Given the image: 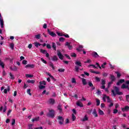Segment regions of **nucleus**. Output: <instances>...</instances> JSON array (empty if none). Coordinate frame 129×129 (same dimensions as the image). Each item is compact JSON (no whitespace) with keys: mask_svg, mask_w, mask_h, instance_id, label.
<instances>
[{"mask_svg":"<svg viewBox=\"0 0 129 129\" xmlns=\"http://www.w3.org/2000/svg\"><path fill=\"white\" fill-rule=\"evenodd\" d=\"M113 96H115L116 94L118 95H122V92H119V89L117 87H114V90L111 91Z\"/></svg>","mask_w":129,"mask_h":129,"instance_id":"f257e3e1","label":"nucleus"},{"mask_svg":"<svg viewBox=\"0 0 129 129\" xmlns=\"http://www.w3.org/2000/svg\"><path fill=\"white\" fill-rule=\"evenodd\" d=\"M76 66L75 67V71L76 72H79V70H82L83 69H80V67L82 66V64L81 63V62L80 61H77L75 62Z\"/></svg>","mask_w":129,"mask_h":129,"instance_id":"f03ea898","label":"nucleus"},{"mask_svg":"<svg viewBox=\"0 0 129 129\" xmlns=\"http://www.w3.org/2000/svg\"><path fill=\"white\" fill-rule=\"evenodd\" d=\"M125 83L127 85L123 84L121 86V88H122V89H124L126 88L127 89H128V90H129V81H126Z\"/></svg>","mask_w":129,"mask_h":129,"instance_id":"7ed1b4c3","label":"nucleus"},{"mask_svg":"<svg viewBox=\"0 0 129 129\" xmlns=\"http://www.w3.org/2000/svg\"><path fill=\"white\" fill-rule=\"evenodd\" d=\"M55 115V111L54 110H49V113L47 114V116L49 117H54V116Z\"/></svg>","mask_w":129,"mask_h":129,"instance_id":"20e7f679","label":"nucleus"},{"mask_svg":"<svg viewBox=\"0 0 129 129\" xmlns=\"http://www.w3.org/2000/svg\"><path fill=\"white\" fill-rule=\"evenodd\" d=\"M57 118L59 120V124H63L64 123V118H63V117L61 116H58L57 117Z\"/></svg>","mask_w":129,"mask_h":129,"instance_id":"39448f33","label":"nucleus"},{"mask_svg":"<svg viewBox=\"0 0 129 129\" xmlns=\"http://www.w3.org/2000/svg\"><path fill=\"white\" fill-rule=\"evenodd\" d=\"M10 69L11 70V71H14L15 72L18 71V67H17L16 66L10 67Z\"/></svg>","mask_w":129,"mask_h":129,"instance_id":"423d86ee","label":"nucleus"},{"mask_svg":"<svg viewBox=\"0 0 129 129\" xmlns=\"http://www.w3.org/2000/svg\"><path fill=\"white\" fill-rule=\"evenodd\" d=\"M57 56L58 58L60 59V60H63V58L64 57V56H63V55H62V53H61V52H60L59 50H57Z\"/></svg>","mask_w":129,"mask_h":129,"instance_id":"0eeeda50","label":"nucleus"},{"mask_svg":"<svg viewBox=\"0 0 129 129\" xmlns=\"http://www.w3.org/2000/svg\"><path fill=\"white\" fill-rule=\"evenodd\" d=\"M47 32L48 33V34L51 36V37H56V34L54 33V32H51V31H50L49 29L47 30Z\"/></svg>","mask_w":129,"mask_h":129,"instance_id":"6e6552de","label":"nucleus"},{"mask_svg":"<svg viewBox=\"0 0 129 129\" xmlns=\"http://www.w3.org/2000/svg\"><path fill=\"white\" fill-rule=\"evenodd\" d=\"M121 110L123 112L129 111V106H126L124 108H121Z\"/></svg>","mask_w":129,"mask_h":129,"instance_id":"1a4fd4ad","label":"nucleus"},{"mask_svg":"<svg viewBox=\"0 0 129 129\" xmlns=\"http://www.w3.org/2000/svg\"><path fill=\"white\" fill-rule=\"evenodd\" d=\"M48 102L50 104H54V103H55V100H54V99L52 98H50L49 99V100H48Z\"/></svg>","mask_w":129,"mask_h":129,"instance_id":"9d476101","label":"nucleus"},{"mask_svg":"<svg viewBox=\"0 0 129 129\" xmlns=\"http://www.w3.org/2000/svg\"><path fill=\"white\" fill-rule=\"evenodd\" d=\"M92 113L95 117H97V116H98V115L97 114V111H96V109H94Z\"/></svg>","mask_w":129,"mask_h":129,"instance_id":"9b49d317","label":"nucleus"},{"mask_svg":"<svg viewBox=\"0 0 129 129\" xmlns=\"http://www.w3.org/2000/svg\"><path fill=\"white\" fill-rule=\"evenodd\" d=\"M77 105L78 106H80V107H83V104L82 102H80V101H78L77 102Z\"/></svg>","mask_w":129,"mask_h":129,"instance_id":"f8f14e48","label":"nucleus"},{"mask_svg":"<svg viewBox=\"0 0 129 129\" xmlns=\"http://www.w3.org/2000/svg\"><path fill=\"white\" fill-rule=\"evenodd\" d=\"M25 68H35V65L28 64L25 66Z\"/></svg>","mask_w":129,"mask_h":129,"instance_id":"ddd939ff","label":"nucleus"},{"mask_svg":"<svg viewBox=\"0 0 129 129\" xmlns=\"http://www.w3.org/2000/svg\"><path fill=\"white\" fill-rule=\"evenodd\" d=\"M88 84L90 87H92L91 90H94V89H95V87L93 86V84H92V83H91V82H89L88 83Z\"/></svg>","mask_w":129,"mask_h":129,"instance_id":"4468645a","label":"nucleus"},{"mask_svg":"<svg viewBox=\"0 0 129 129\" xmlns=\"http://www.w3.org/2000/svg\"><path fill=\"white\" fill-rule=\"evenodd\" d=\"M92 55L93 56V57H95V58H98V57H99V55H98V54H97L96 52H92Z\"/></svg>","mask_w":129,"mask_h":129,"instance_id":"2eb2a0df","label":"nucleus"},{"mask_svg":"<svg viewBox=\"0 0 129 129\" xmlns=\"http://www.w3.org/2000/svg\"><path fill=\"white\" fill-rule=\"evenodd\" d=\"M66 46H68L69 50H72V46H71L70 43H69L68 42L66 43Z\"/></svg>","mask_w":129,"mask_h":129,"instance_id":"dca6fc26","label":"nucleus"},{"mask_svg":"<svg viewBox=\"0 0 129 129\" xmlns=\"http://www.w3.org/2000/svg\"><path fill=\"white\" fill-rule=\"evenodd\" d=\"M0 25L1 28H4V19L3 18H0Z\"/></svg>","mask_w":129,"mask_h":129,"instance_id":"f3484780","label":"nucleus"},{"mask_svg":"<svg viewBox=\"0 0 129 129\" xmlns=\"http://www.w3.org/2000/svg\"><path fill=\"white\" fill-rule=\"evenodd\" d=\"M49 65L50 67H51V68H52L53 70H55V67H54V63H53L52 62H49Z\"/></svg>","mask_w":129,"mask_h":129,"instance_id":"a211bd4d","label":"nucleus"},{"mask_svg":"<svg viewBox=\"0 0 129 129\" xmlns=\"http://www.w3.org/2000/svg\"><path fill=\"white\" fill-rule=\"evenodd\" d=\"M51 60L52 61H57L58 60V57L56 55H54L53 57H52Z\"/></svg>","mask_w":129,"mask_h":129,"instance_id":"6ab92c4d","label":"nucleus"},{"mask_svg":"<svg viewBox=\"0 0 129 129\" xmlns=\"http://www.w3.org/2000/svg\"><path fill=\"white\" fill-rule=\"evenodd\" d=\"M98 112L100 115H104V112H103V111L101 110V109H99Z\"/></svg>","mask_w":129,"mask_h":129,"instance_id":"aec40b11","label":"nucleus"},{"mask_svg":"<svg viewBox=\"0 0 129 129\" xmlns=\"http://www.w3.org/2000/svg\"><path fill=\"white\" fill-rule=\"evenodd\" d=\"M27 83H31V84H34V83H35V80H27Z\"/></svg>","mask_w":129,"mask_h":129,"instance_id":"412c9836","label":"nucleus"},{"mask_svg":"<svg viewBox=\"0 0 129 129\" xmlns=\"http://www.w3.org/2000/svg\"><path fill=\"white\" fill-rule=\"evenodd\" d=\"M9 75L10 76V79H12V80H14V79H15V76L12 74V73H10Z\"/></svg>","mask_w":129,"mask_h":129,"instance_id":"4be33fe9","label":"nucleus"},{"mask_svg":"<svg viewBox=\"0 0 129 129\" xmlns=\"http://www.w3.org/2000/svg\"><path fill=\"white\" fill-rule=\"evenodd\" d=\"M82 120V121H86L88 120V117H87V115H85Z\"/></svg>","mask_w":129,"mask_h":129,"instance_id":"5701e85b","label":"nucleus"},{"mask_svg":"<svg viewBox=\"0 0 129 129\" xmlns=\"http://www.w3.org/2000/svg\"><path fill=\"white\" fill-rule=\"evenodd\" d=\"M82 82H83V85H86V84H87V82H86V79L84 78L82 79Z\"/></svg>","mask_w":129,"mask_h":129,"instance_id":"b1692460","label":"nucleus"},{"mask_svg":"<svg viewBox=\"0 0 129 129\" xmlns=\"http://www.w3.org/2000/svg\"><path fill=\"white\" fill-rule=\"evenodd\" d=\"M34 45L35 46V47H36V48H38L39 46H41V44H40L39 43H38L37 42H35Z\"/></svg>","mask_w":129,"mask_h":129,"instance_id":"393cba45","label":"nucleus"},{"mask_svg":"<svg viewBox=\"0 0 129 129\" xmlns=\"http://www.w3.org/2000/svg\"><path fill=\"white\" fill-rule=\"evenodd\" d=\"M52 48H53V50H54V51H56V43L52 42Z\"/></svg>","mask_w":129,"mask_h":129,"instance_id":"a878e982","label":"nucleus"},{"mask_svg":"<svg viewBox=\"0 0 129 129\" xmlns=\"http://www.w3.org/2000/svg\"><path fill=\"white\" fill-rule=\"evenodd\" d=\"M39 118H40L39 117H37L34 119H32V121H33V122H34V121H38Z\"/></svg>","mask_w":129,"mask_h":129,"instance_id":"bb28decb","label":"nucleus"},{"mask_svg":"<svg viewBox=\"0 0 129 129\" xmlns=\"http://www.w3.org/2000/svg\"><path fill=\"white\" fill-rule=\"evenodd\" d=\"M97 106H98L100 104V100L98 99H96Z\"/></svg>","mask_w":129,"mask_h":129,"instance_id":"cd10ccee","label":"nucleus"},{"mask_svg":"<svg viewBox=\"0 0 129 129\" xmlns=\"http://www.w3.org/2000/svg\"><path fill=\"white\" fill-rule=\"evenodd\" d=\"M35 39L39 40L41 38V34H37L35 36Z\"/></svg>","mask_w":129,"mask_h":129,"instance_id":"c85d7f7f","label":"nucleus"},{"mask_svg":"<svg viewBox=\"0 0 129 129\" xmlns=\"http://www.w3.org/2000/svg\"><path fill=\"white\" fill-rule=\"evenodd\" d=\"M0 66H2V68H5V64L3 61H2V60L0 59Z\"/></svg>","mask_w":129,"mask_h":129,"instance_id":"c756f323","label":"nucleus"},{"mask_svg":"<svg viewBox=\"0 0 129 129\" xmlns=\"http://www.w3.org/2000/svg\"><path fill=\"white\" fill-rule=\"evenodd\" d=\"M107 98V96H106V95H104L103 97V101H104V102H105V101H106Z\"/></svg>","mask_w":129,"mask_h":129,"instance_id":"7c9ffc66","label":"nucleus"},{"mask_svg":"<svg viewBox=\"0 0 129 129\" xmlns=\"http://www.w3.org/2000/svg\"><path fill=\"white\" fill-rule=\"evenodd\" d=\"M110 77L112 81H114V80H115V78L114 77V76L111 75Z\"/></svg>","mask_w":129,"mask_h":129,"instance_id":"2f4dec72","label":"nucleus"},{"mask_svg":"<svg viewBox=\"0 0 129 129\" xmlns=\"http://www.w3.org/2000/svg\"><path fill=\"white\" fill-rule=\"evenodd\" d=\"M46 88V86H43V85H40L39 86V89H44V88Z\"/></svg>","mask_w":129,"mask_h":129,"instance_id":"473e14b6","label":"nucleus"},{"mask_svg":"<svg viewBox=\"0 0 129 129\" xmlns=\"http://www.w3.org/2000/svg\"><path fill=\"white\" fill-rule=\"evenodd\" d=\"M40 52L41 53H43V54H46L47 52V50H44V49H41Z\"/></svg>","mask_w":129,"mask_h":129,"instance_id":"72a5a7b5","label":"nucleus"},{"mask_svg":"<svg viewBox=\"0 0 129 129\" xmlns=\"http://www.w3.org/2000/svg\"><path fill=\"white\" fill-rule=\"evenodd\" d=\"M14 47H15V44L14 43L10 44V48H11L12 50H14Z\"/></svg>","mask_w":129,"mask_h":129,"instance_id":"f704fd0d","label":"nucleus"},{"mask_svg":"<svg viewBox=\"0 0 129 129\" xmlns=\"http://www.w3.org/2000/svg\"><path fill=\"white\" fill-rule=\"evenodd\" d=\"M40 85H46V82L42 81L39 83Z\"/></svg>","mask_w":129,"mask_h":129,"instance_id":"c9c22d12","label":"nucleus"},{"mask_svg":"<svg viewBox=\"0 0 129 129\" xmlns=\"http://www.w3.org/2000/svg\"><path fill=\"white\" fill-rule=\"evenodd\" d=\"M72 118L73 121H74V120H75V119H76V116H75V115H74V114H72Z\"/></svg>","mask_w":129,"mask_h":129,"instance_id":"e433bc0d","label":"nucleus"},{"mask_svg":"<svg viewBox=\"0 0 129 129\" xmlns=\"http://www.w3.org/2000/svg\"><path fill=\"white\" fill-rule=\"evenodd\" d=\"M45 94H46V95H48L49 94V92H46V90H44L43 92L42 93V94L43 95Z\"/></svg>","mask_w":129,"mask_h":129,"instance_id":"4c0bfd02","label":"nucleus"},{"mask_svg":"<svg viewBox=\"0 0 129 129\" xmlns=\"http://www.w3.org/2000/svg\"><path fill=\"white\" fill-rule=\"evenodd\" d=\"M105 82H106L105 80L102 79V80H101V84H102V85H105Z\"/></svg>","mask_w":129,"mask_h":129,"instance_id":"58836bf2","label":"nucleus"},{"mask_svg":"<svg viewBox=\"0 0 129 129\" xmlns=\"http://www.w3.org/2000/svg\"><path fill=\"white\" fill-rule=\"evenodd\" d=\"M107 102H111V100H110V98H109V96H107Z\"/></svg>","mask_w":129,"mask_h":129,"instance_id":"ea45409f","label":"nucleus"},{"mask_svg":"<svg viewBox=\"0 0 129 129\" xmlns=\"http://www.w3.org/2000/svg\"><path fill=\"white\" fill-rule=\"evenodd\" d=\"M57 108H58V110H59L60 112H61V111H62V107H61V105H59L57 107Z\"/></svg>","mask_w":129,"mask_h":129,"instance_id":"a19ab883","label":"nucleus"},{"mask_svg":"<svg viewBox=\"0 0 129 129\" xmlns=\"http://www.w3.org/2000/svg\"><path fill=\"white\" fill-rule=\"evenodd\" d=\"M25 76L26 77H28V78H31V77H33V75L29 74L25 75Z\"/></svg>","mask_w":129,"mask_h":129,"instance_id":"79ce46f5","label":"nucleus"},{"mask_svg":"<svg viewBox=\"0 0 129 129\" xmlns=\"http://www.w3.org/2000/svg\"><path fill=\"white\" fill-rule=\"evenodd\" d=\"M33 125H34L32 124H29L28 125L29 129H33Z\"/></svg>","mask_w":129,"mask_h":129,"instance_id":"37998d69","label":"nucleus"},{"mask_svg":"<svg viewBox=\"0 0 129 129\" xmlns=\"http://www.w3.org/2000/svg\"><path fill=\"white\" fill-rule=\"evenodd\" d=\"M16 123V119H12V125H14Z\"/></svg>","mask_w":129,"mask_h":129,"instance_id":"c03bdc74","label":"nucleus"},{"mask_svg":"<svg viewBox=\"0 0 129 129\" xmlns=\"http://www.w3.org/2000/svg\"><path fill=\"white\" fill-rule=\"evenodd\" d=\"M96 65L97 66L96 67H97V68H100V69H101V67H100V66H99V63H98V62H96Z\"/></svg>","mask_w":129,"mask_h":129,"instance_id":"a18cd8bd","label":"nucleus"},{"mask_svg":"<svg viewBox=\"0 0 129 129\" xmlns=\"http://www.w3.org/2000/svg\"><path fill=\"white\" fill-rule=\"evenodd\" d=\"M58 71H59V72H64V71H65V69H59Z\"/></svg>","mask_w":129,"mask_h":129,"instance_id":"49530a36","label":"nucleus"},{"mask_svg":"<svg viewBox=\"0 0 129 129\" xmlns=\"http://www.w3.org/2000/svg\"><path fill=\"white\" fill-rule=\"evenodd\" d=\"M27 63H28V61L26 60H23L22 61V63L24 64V65H26L27 64Z\"/></svg>","mask_w":129,"mask_h":129,"instance_id":"de8ad7c7","label":"nucleus"},{"mask_svg":"<svg viewBox=\"0 0 129 129\" xmlns=\"http://www.w3.org/2000/svg\"><path fill=\"white\" fill-rule=\"evenodd\" d=\"M27 93L28 94H29L30 96L32 95V93H31V89L27 90Z\"/></svg>","mask_w":129,"mask_h":129,"instance_id":"09e8293b","label":"nucleus"},{"mask_svg":"<svg viewBox=\"0 0 129 129\" xmlns=\"http://www.w3.org/2000/svg\"><path fill=\"white\" fill-rule=\"evenodd\" d=\"M115 74H117V77L119 78L120 76H121V75L119 74L118 72H116Z\"/></svg>","mask_w":129,"mask_h":129,"instance_id":"8fccbe9b","label":"nucleus"},{"mask_svg":"<svg viewBox=\"0 0 129 129\" xmlns=\"http://www.w3.org/2000/svg\"><path fill=\"white\" fill-rule=\"evenodd\" d=\"M72 83H76V79L75 78H73L72 80Z\"/></svg>","mask_w":129,"mask_h":129,"instance_id":"3c124183","label":"nucleus"},{"mask_svg":"<svg viewBox=\"0 0 129 129\" xmlns=\"http://www.w3.org/2000/svg\"><path fill=\"white\" fill-rule=\"evenodd\" d=\"M65 39H64V38H63V37H60V38H59V41H60V42H64V40Z\"/></svg>","mask_w":129,"mask_h":129,"instance_id":"603ef678","label":"nucleus"},{"mask_svg":"<svg viewBox=\"0 0 129 129\" xmlns=\"http://www.w3.org/2000/svg\"><path fill=\"white\" fill-rule=\"evenodd\" d=\"M105 65H106V62L103 63L101 66L102 68H105Z\"/></svg>","mask_w":129,"mask_h":129,"instance_id":"864d4df0","label":"nucleus"},{"mask_svg":"<svg viewBox=\"0 0 129 129\" xmlns=\"http://www.w3.org/2000/svg\"><path fill=\"white\" fill-rule=\"evenodd\" d=\"M43 29H47V24L44 23V24H43Z\"/></svg>","mask_w":129,"mask_h":129,"instance_id":"5fc2aeb1","label":"nucleus"},{"mask_svg":"<svg viewBox=\"0 0 129 129\" xmlns=\"http://www.w3.org/2000/svg\"><path fill=\"white\" fill-rule=\"evenodd\" d=\"M71 57H76V54L75 53H72L71 55Z\"/></svg>","mask_w":129,"mask_h":129,"instance_id":"6e6d98bb","label":"nucleus"},{"mask_svg":"<svg viewBox=\"0 0 129 129\" xmlns=\"http://www.w3.org/2000/svg\"><path fill=\"white\" fill-rule=\"evenodd\" d=\"M95 79L96 80V81H98V82H99V81H100V79H99V78L96 77H95Z\"/></svg>","mask_w":129,"mask_h":129,"instance_id":"4d7b16f0","label":"nucleus"},{"mask_svg":"<svg viewBox=\"0 0 129 129\" xmlns=\"http://www.w3.org/2000/svg\"><path fill=\"white\" fill-rule=\"evenodd\" d=\"M46 47H47V49H51V45H50V44H47L46 45Z\"/></svg>","mask_w":129,"mask_h":129,"instance_id":"13d9d810","label":"nucleus"},{"mask_svg":"<svg viewBox=\"0 0 129 129\" xmlns=\"http://www.w3.org/2000/svg\"><path fill=\"white\" fill-rule=\"evenodd\" d=\"M62 36H64V37H66V38H69V35L66 34H63L62 35Z\"/></svg>","mask_w":129,"mask_h":129,"instance_id":"bf43d9fd","label":"nucleus"},{"mask_svg":"<svg viewBox=\"0 0 129 129\" xmlns=\"http://www.w3.org/2000/svg\"><path fill=\"white\" fill-rule=\"evenodd\" d=\"M108 74L106 73H103V76H104V77H106V76H107Z\"/></svg>","mask_w":129,"mask_h":129,"instance_id":"052dcab7","label":"nucleus"},{"mask_svg":"<svg viewBox=\"0 0 129 129\" xmlns=\"http://www.w3.org/2000/svg\"><path fill=\"white\" fill-rule=\"evenodd\" d=\"M117 111H118L117 109H114L113 110V113H117Z\"/></svg>","mask_w":129,"mask_h":129,"instance_id":"680f3d73","label":"nucleus"},{"mask_svg":"<svg viewBox=\"0 0 129 129\" xmlns=\"http://www.w3.org/2000/svg\"><path fill=\"white\" fill-rule=\"evenodd\" d=\"M11 112H12V110H9L8 111L7 115H10V114H11Z\"/></svg>","mask_w":129,"mask_h":129,"instance_id":"e2e57ef3","label":"nucleus"},{"mask_svg":"<svg viewBox=\"0 0 129 129\" xmlns=\"http://www.w3.org/2000/svg\"><path fill=\"white\" fill-rule=\"evenodd\" d=\"M90 66H92V67H93V68H97V67H96V66H95L93 64H91V65L89 66L88 67H90Z\"/></svg>","mask_w":129,"mask_h":129,"instance_id":"0e129e2a","label":"nucleus"},{"mask_svg":"<svg viewBox=\"0 0 129 129\" xmlns=\"http://www.w3.org/2000/svg\"><path fill=\"white\" fill-rule=\"evenodd\" d=\"M91 62V60L90 59H88L85 62V63H90Z\"/></svg>","mask_w":129,"mask_h":129,"instance_id":"69168bd1","label":"nucleus"},{"mask_svg":"<svg viewBox=\"0 0 129 129\" xmlns=\"http://www.w3.org/2000/svg\"><path fill=\"white\" fill-rule=\"evenodd\" d=\"M119 81L120 82V83H122L124 82V79H121Z\"/></svg>","mask_w":129,"mask_h":129,"instance_id":"338daca9","label":"nucleus"},{"mask_svg":"<svg viewBox=\"0 0 129 129\" xmlns=\"http://www.w3.org/2000/svg\"><path fill=\"white\" fill-rule=\"evenodd\" d=\"M32 44H29L28 47L29 49H31L32 48Z\"/></svg>","mask_w":129,"mask_h":129,"instance_id":"774afa93","label":"nucleus"}]
</instances>
